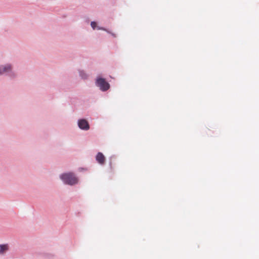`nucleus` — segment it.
<instances>
[{"mask_svg":"<svg viewBox=\"0 0 259 259\" xmlns=\"http://www.w3.org/2000/svg\"><path fill=\"white\" fill-rule=\"evenodd\" d=\"M59 178L65 185L74 186L79 183V178L72 171L63 172L59 175Z\"/></svg>","mask_w":259,"mask_h":259,"instance_id":"obj_1","label":"nucleus"},{"mask_svg":"<svg viewBox=\"0 0 259 259\" xmlns=\"http://www.w3.org/2000/svg\"><path fill=\"white\" fill-rule=\"evenodd\" d=\"M0 76H6L11 78H15L17 74L13 70V65L11 63L1 64Z\"/></svg>","mask_w":259,"mask_h":259,"instance_id":"obj_2","label":"nucleus"},{"mask_svg":"<svg viewBox=\"0 0 259 259\" xmlns=\"http://www.w3.org/2000/svg\"><path fill=\"white\" fill-rule=\"evenodd\" d=\"M95 85L102 92H106L110 88V84L106 79L101 77H97L95 80Z\"/></svg>","mask_w":259,"mask_h":259,"instance_id":"obj_3","label":"nucleus"},{"mask_svg":"<svg viewBox=\"0 0 259 259\" xmlns=\"http://www.w3.org/2000/svg\"><path fill=\"white\" fill-rule=\"evenodd\" d=\"M78 128L83 131H88L90 128V125L88 121L84 118L78 119L77 121Z\"/></svg>","mask_w":259,"mask_h":259,"instance_id":"obj_4","label":"nucleus"},{"mask_svg":"<svg viewBox=\"0 0 259 259\" xmlns=\"http://www.w3.org/2000/svg\"><path fill=\"white\" fill-rule=\"evenodd\" d=\"M91 26L93 30L97 29L105 31L108 33L110 34L114 37H116V36L115 33L111 32L110 31L106 29L105 28L98 26L97 23L95 21H92L91 22Z\"/></svg>","mask_w":259,"mask_h":259,"instance_id":"obj_5","label":"nucleus"},{"mask_svg":"<svg viewBox=\"0 0 259 259\" xmlns=\"http://www.w3.org/2000/svg\"><path fill=\"white\" fill-rule=\"evenodd\" d=\"M10 250V246L8 244H0V255H4Z\"/></svg>","mask_w":259,"mask_h":259,"instance_id":"obj_6","label":"nucleus"},{"mask_svg":"<svg viewBox=\"0 0 259 259\" xmlns=\"http://www.w3.org/2000/svg\"><path fill=\"white\" fill-rule=\"evenodd\" d=\"M96 160L101 165H103L105 161V157L101 152H98L96 156Z\"/></svg>","mask_w":259,"mask_h":259,"instance_id":"obj_7","label":"nucleus"},{"mask_svg":"<svg viewBox=\"0 0 259 259\" xmlns=\"http://www.w3.org/2000/svg\"><path fill=\"white\" fill-rule=\"evenodd\" d=\"M79 77L84 80L87 79L89 78V74L84 71L82 69H78V70Z\"/></svg>","mask_w":259,"mask_h":259,"instance_id":"obj_8","label":"nucleus"}]
</instances>
